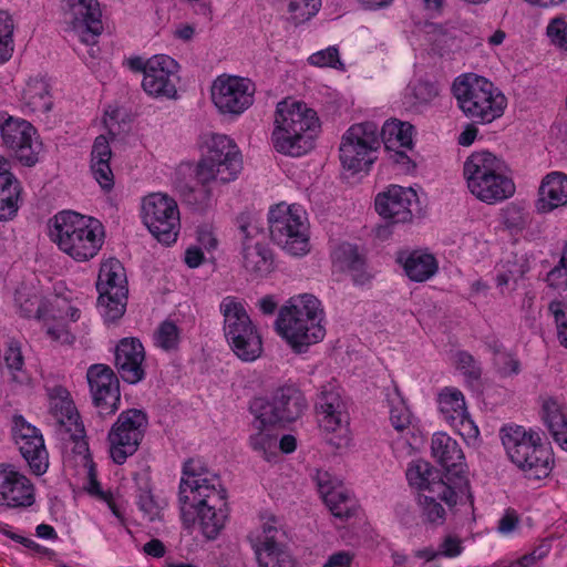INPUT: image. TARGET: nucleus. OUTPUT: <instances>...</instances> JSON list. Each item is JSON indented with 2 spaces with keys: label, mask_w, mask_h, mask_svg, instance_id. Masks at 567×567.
<instances>
[{
  "label": "nucleus",
  "mask_w": 567,
  "mask_h": 567,
  "mask_svg": "<svg viewBox=\"0 0 567 567\" xmlns=\"http://www.w3.org/2000/svg\"><path fill=\"white\" fill-rule=\"evenodd\" d=\"M95 406L102 415L114 414L120 406L121 393L118 382L102 388L100 392L92 394Z\"/></svg>",
  "instance_id": "46"
},
{
  "label": "nucleus",
  "mask_w": 567,
  "mask_h": 567,
  "mask_svg": "<svg viewBox=\"0 0 567 567\" xmlns=\"http://www.w3.org/2000/svg\"><path fill=\"white\" fill-rule=\"evenodd\" d=\"M554 442L565 452H567V420L547 429Z\"/></svg>",
  "instance_id": "64"
},
{
  "label": "nucleus",
  "mask_w": 567,
  "mask_h": 567,
  "mask_svg": "<svg viewBox=\"0 0 567 567\" xmlns=\"http://www.w3.org/2000/svg\"><path fill=\"white\" fill-rule=\"evenodd\" d=\"M431 455L446 472H454L458 482L465 467V457L453 437L445 432L434 433L431 439Z\"/></svg>",
  "instance_id": "32"
},
{
  "label": "nucleus",
  "mask_w": 567,
  "mask_h": 567,
  "mask_svg": "<svg viewBox=\"0 0 567 567\" xmlns=\"http://www.w3.org/2000/svg\"><path fill=\"white\" fill-rule=\"evenodd\" d=\"M436 401L440 416L464 440L475 441L480 436V430L470 416L462 391L445 386L439 392Z\"/></svg>",
  "instance_id": "23"
},
{
  "label": "nucleus",
  "mask_w": 567,
  "mask_h": 567,
  "mask_svg": "<svg viewBox=\"0 0 567 567\" xmlns=\"http://www.w3.org/2000/svg\"><path fill=\"white\" fill-rule=\"evenodd\" d=\"M353 559V553L349 550H341L329 556L327 563L322 567H350Z\"/></svg>",
  "instance_id": "63"
},
{
  "label": "nucleus",
  "mask_w": 567,
  "mask_h": 567,
  "mask_svg": "<svg viewBox=\"0 0 567 567\" xmlns=\"http://www.w3.org/2000/svg\"><path fill=\"white\" fill-rule=\"evenodd\" d=\"M91 393L100 392L102 388L113 385L118 382L112 369L104 364H93L86 373Z\"/></svg>",
  "instance_id": "48"
},
{
  "label": "nucleus",
  "mask_w": 567,
  "mask_h": 567,
  "mask_svg": "<svg viewBox=\"0 0 567 567\" xmlns=\"http://www.w3.org/2000/svg\"><path fill=\"white\" fill-rule=\"evenodd\" d=\"M137 505L144 517L150 522H154L161 519L166 504L164 501L155 499L154 495L150 492H143L138 496Z\"/></svg>",
  "instance_id": "53"
},
{
  "label": "nucleus",
  "mask_w": 567,
  "mask_h": 567,
  "mask_svg": "<svg viewBox=\"0 0 567 567\" xmlns=\"http://www.w3.org/2000/svg\"><path fill=\"white\" fill-rule=\"evenodd\" d=\"M223 332L234 353L243 361L251 362L262 353V340L246 305L236 297L227 296L219 303Z\"/></svg>",
  "instance_id": "9"
},
{
  "label": "nucleus",
  "mask_w": 567,
  "mask_h": 567,
  "mask_svg": "<svg viewBox=\"0 0 567 567\" xmlns=\"http://www.w3.org/2000/svg\"><path fill=\"white\" fill-rule=\"evenodd\" d=\"M547 282L555 289L567 288V246L565 247L559 264L548 272Z\"/></svg>",
  "instance_id": "58"
},
{
  "label": "nucleus",
  "mask_w": 567,
  "mask_h": 567,
  "mask_svg": "<svg viewBox=\"0 0 567 567\" xmlns=\"http://www.w3.org/2000/svg\"><path fill=\"white\" fill-rule=\"evenodd\" d=\"M244 267L256 277H266L275 268L271 251L260 243H246L244 246Z\"/></svg>",
  "instance_id": "39"
},
{
  "label": "nucleus",
  "mask_w": 567,
  "mask_h": 567,
  "mask_svg": "<svg viewBox=\"0 0 567 567\" xmlns=\"http://www.w3.org/2000/svg\"><path fill=\"white\" fill-rule=\"evenodd\" d=\"M199 158L194 164L193 176L197 187L189 199L200 209L214 203V187L238 178L243 169V156L236 142L220 133L202 134L198 141Z\"/></svg>",
  "instance_id": "2"
},
{
  "label": "nucleus",
  "mask_w": 567,
  "mask_h": 567,
  "mask_svg": "<svg viewBox=\"0 0 567 567\" xmlns=\"http://www.w3.org/2000/svg\"><path fill=\"white\" fill-rule=\"evenodd\" d=\"M307 409V400L295 383L278 386L272 400L257 398L251 402L252 414L266 423L292 422Z\"/></svg>",
  "instance_id": "18"
},
{
  "label": "nucleus",
  "mask_w": 567,
  "mask_h": 567,
  "mask_svg": "<svg viewBox=\"0 0 567 567\" xmlns=\"http://www.w3.org/2000/svg\"><path fill=\"white\" fill-rule=\"evenodd\" d=\"M379 128L372 122L351 125L342 135L339 158L351 174L367 172L377 161L380 148Z\"/></svg>",
  "instance_id": "12"
},
{
  "label": "nucleus",
  "mask_w": 567,
  "mask_h": 567,
  "mask_svg": "<svg viewBox=\"0 0 567 567\" xmlns=\"http://www.w3.org/2000/svg\"><path fill=\"white\" fill-rule=\"evenodd\" d=\"M275 330L293 352H307L326 337V312L321 301L310 293L291 297L279 309Z\"/></svg>",
  "instance_id": "4"
},
{
  "label": "nucleus",
  "mask_w": 567,
  "mask_h": 567,
  "mask_svg": "<svg viewBox=\"0 0 567 567\" xmlns=\"http://www.w3.org/2000/svg\"><path fill=\"white\" fill-rule=\"evenodd\" d=\"M317 420L328 442L336 447H346L351 441L349 414L337 389L323 386L316 403Z\"/></svg>",
  "instance_id": "17"
},
{
  "label": "nucleus",
  "mask_w": 567,
  "mask_h": 567,
  "mask_svg": "<svg viewBox=\"0 0 567 567\" xmlns=\"http://www.w3.org/2000/svg\"><path fill=\"white\" fill-rule=\"evenodd\" d=\"M548 43L560 52H567V20L564 17L550 19L546 25Z\"/></svg>",
  "instance_id": "49"
},
{
  "label": "nucleus",
  "mask_w": 567,
  "mask_h": 567,
  "mask_svg": "<svg viewBox=\"0 0 567 567\" xmlns=\"http://www.w3.org/2000/svg\"><path fill=\"white\" fill-rule=\"evenodd\" d=\"M380 136L386 151L394 148L412 150L414 146L413 125L398 118L386 120L379 132Z\"/></svg>",
  "instance_id": "38"
},
{
  "label": "nucleus",
  "mask_w": 567,
  "mask_h": 567,
  "mask_svg": "<svg viewBox=\"0 0 567 567\" xmlns=\"http://www.w3.org/2000/svg\"><path fill=\"white\" fill-rule=\"evenodd\" d=\"M51 299H44L35 287L22 286L17 289L14 302L20 313L42 321L50 312Z\"/></svg>",
  "instance_id": "37"
},
{
  "label": "nucleus",
  "mask_w": 567,
  "mask_h": 567,
  "mask_svg": "<svg viewBox=\"0 0 567 567\" xmlns=\"http://www.w3.org/2000/svg\"><path fill=\"white\" fill-rule=\"evenodd\" d=\"M260 421L255 416L252 422L255 432L249 435L248 445L266 462L276 463L279 458L278 440L269 430V426L276 423H261Z\"/></svg>",
  "instance_id": "36"
},
{
  "label": "nucleus",
  "mask_w": 567,
  "mask_h": 567,
  "mask_svg": "<svg viewBox=\"0 0 567 567\" xmlns=\"http://www.w3.org/2000/svg\"><path fill=\"white\" fill-rule=\"evenodd\" d=\"M452 94L464 116L483 125L501 118L507 107L505 94L492 81L475 73L458 75L453 81Z\"/></svg>",
  "instance_id": "8"
},
{
  "label": "nucleus",
  "mask_w": 567,
  "mask_h": 567,
  "mask_svg": "<svg viewBox=\"0 0 567 567\" xmlns=\"http://www.w3.org/2000/svg\"><path fill=\"white\" fill-rule=\"evenodd\" d=\"M22 202V185L11 172V162L0 155V220L13 219Z\"/></svg>",
  "instance_id": "31"
},
{
  "label": "nucleus",
  "mask_w": 567,
  "mask_h": 567,
  "mask_svg": "<svg viewBox=\"0 0 567 567\" xmlns=\"http://www.w3.org/2000/svg\"><path fill=\"white\" fill-rule=\"evenodd\" d=\"M321 3L322 0H288L287 11L295 22L301 23L315 17Z\"/></svg>",
  "instance_id": "50"
},
{
  "label": "nucleus",
  "mask_w": 567,
  "mask_h": 567,
  "mask_svg": "<svg viewBox=\"0 0 567 567\" xmlns=\"http://www.w3.org/2000/svg\"><path fill=\"white\" fill-rule=\"evenodd\" d=\"M567 207V175L563 172L546 174L538 186L535 209L547 215Z\"/></svg>",
  "instance_id": "29"
},
{
  "label": "nucleus",
  "mask_w": 567,
  "mask_h": 567,
  "mask_svg": "<svg viewBox=\"0 0 567 567\" xmlns=\"http://www.w3.org/2000/svg\"><path fill=\"white\" fill-rule=\"evenodd\" d=\"M409 484L420 491L436 494L449 507L455 506L463 497H470L468 484L463 477L453 485L440 478V473L429 462L417 460L406 470Z\"/></svg>",
  "instance_id": "19"
},
{
  "label": "nucleus",
  "mask_w": 567,
  "mask_h": 567,
  "mask_svg": "<svg viewBox=\"0 0 567 567\" xmlns=\"http://www.w3.org/2000/svg\"><path fill=\"white\" fill-rule=\"evenodd\" d=\"M97 291H127V281L123 265L115 258H109L101 264L96 282Z\"/></svg>",
  "instance_id": "40"
},
{
  "label": "nucleus",
  "mask_w": 567,
  "mask_h": 567,
  "mask_svg": "<svg viewBox=\"0 0 567 567\" xmlns=\"http://www.w3.org/2000/svg\"><path fill=\"white\" fill-rule=\"evenodd\" d=\"M499 436L507 457L528 480H543L555 466L553 450L545 445L542 434L532 427L504 425Z\"/></svg>",
  "instance_id": "7"
},
{
  "label": "nucleus",
  "mask_w": 567,
  "mask_h": 567,
  "mask_svg": "<svg viewBox=\"0 0 567 567\" xmlns=\"http://www.w3.org/2000/svg\"><path fill=\"white\" fill-rule=\"evenodd\" d=\"M64 9L69 35L89 47V55L95 58L99 38L104 29L99 0H64Z\"/></svg>",
  "instance_id": "14"
},
{
  "label": "nucleus",
  "mask_w": 567,
  "mask_h": 567,
  "mask_svg": "<svg viewBox=\"0 0 567 567\" xmlns=\"http://www.w3.org/2000/svg\"><path fill=\"white\" fill-rule=\"evenodd\" d=\"M179 339V328L169 320L162 322L154 333L156 347L165 351L175 349L178 346Z\"/></svg>",
  "instance_id": "51"
},
{
  "label": "nucleus",
  "mask_w": 567,
  "mask_h": 567,
  "mask_svg": "<svg viewBox=\"0 0 567 567\" xmlns=\"http://www.w3.org/2000/svg\"><path fill=\"white\" fill-rule=\"evenodd\" d=\"M279 520L265 516L260 527L248 534V542L259 567H296V560L281 542Z\"/></svg>",
  "instance_id": "16"
},
{
  "label": "nucleus",
  "mask_w": 567,
  "mask_h": 567,
  "mask_svg": "<svg viewBox=\"0 0 567 567\" xmlns=\"http://www.w3.org/2000/svg\"><path fill=\"white\" fill-rule=\"evenodd\" d=\"M307 62L316 68H332L336 70H344V64L340 59L337 47H328L319 50L308 56Z\"/></svg>",
  "instance_id": "52"
},
{
  "label": "nucleus",
  "mask_w": 567,
  "mask_h": 567,
  "mask_svg": "<svg viewBox=\"0 0 567 567\" xmlns=\"http://www.w3.org/2000/svg\"><path fill=\"white\" fill-rule=\"evenodd\" d=\"M494 362L498 371L504 375L517 374L520 369L518 359L513 353L506 351H497Z\"/></svg>",
  "instance_id": "59"
},
{
  "label": "nucleus",
  "mask_w": 567,
  "mask_h": 567,
  "mask_svg": "<svg viewBox=\"0 0 567 567\" xmlns=\"http://www.w3.org/2000/svg\"><path fill=\"white\" fill-rule=\"evenodd\" d=\"M80 309L69 300L61 297H53L50 305V312L42 320L47 337L61 344H71L74 341V333L70 324L80 318Z\"/></svg>",
  "instance_id": "27"
},
{
  "label": "nucleus",
  "mask_w": 567,
  "mask_h": 567,
  "mask_svg": "<svg viewBox=\"0 0 567 567\" xmlns=\"http://www.w3.org/2000/svg\"><path fill=\"white\" fill-rule=\"evenodd\" d=\"M320 128L315 109L301 100L286 97L276 105L270 143L281 155L301 157L315 148Z\"/></svg>",
  "instance_id": "3"
},
{
  "label": "nucleus",
  "mask_w": 567,
  "mask_h": 567,
  "mask_svg": "<svg viewBox=\"0 0 567 567\" xmlns=\"http://www.w3.org/2000/svg\"><path fill=\"white\" fill-rule=\"evenodd\" d=\"M110 142L111 138L106 135H99L95 137L91 150L90 164H103L111 162L113 153Z\"/></svg>",
  "instance_id": "55"
},
{
  "label": "nucleus",
  "mask_w": 567,
  "mask_h": 567,
  "mask_svg": "<svg viewBox=\"0 0 567 567\" xmlns=\"http://www.w3.org/2000/svg\"><path fill=\"white\" fill-rule=\"evenodd\" d=\"M92 177L104 194H110L115 186V176L110 163L90 164Z\"/></svg>",
  "instance_id": "54"
},
{
  "label": "nucleus",
  "mask_w": 567,
  "mask_h": 567,
  "mask_svg": "<svg viewBox=\"0 0 567 567\" xmlns=\"http://www.w3.org/2000/svg\"><path fill=\"white\" fill-rule=\"evenodd\" d=\"M20 103L25 114L45 115L53 109L49 82L42 76L30 78L21 91Z\"/></svg>",
  "instance_id": "33"
},
{
  "label": "nucleus",
  "mask_w": 567,
  "mask_h": 567,
  "mask_svg": "<svg viewBox=\"0 0 567 567\" xmlns=\"http://www.w3.org/2000/svg\"><path fill=\"white\" fill-rule=\"evenodd\" d=\"M317 484L324 504L334 517L348 518L354 514L357 503L342 484L326 472L317 474Z\"/></svg>",
  "instance_id": "30"
},
{
  "label": "nucleus",
  "mask_w": 567,
  "mask_h": 567,
  "mask_svg": "<svg viewBox=\"0 0 567 567\" xmlns=\"http://www.w3.org/2000/svg\"><path fill=\"white\" fill-rule=\"evenodd\" d=\"M526 268L524 265L517 266L514 264L513 266L508 267L504 271H499L496 276V285L498 288H503L507 286L511 281H515L518 278L523 277L525 274Z\"/></svg>",
  "instance_id": "62"
},
{
  "label": "nucleus",
  "mask_w": 567,
  "mask_h": 567,
  "mask_svg": "<svg viewBox=\"0 0 567 567\" xmlns=\"http://www.w3.org/2000/svg\"><path fill=\"white\" fill-rule=\"evenodd\" d=\"M0 131L3 143L14 151L23 165L33 166L38 163L43 145L37 128L30 122L2 113Z\"/></svg>",
  "instance_id": "20"
},
{
  "label": "nucleus",
  "mask_w": 567,
  "mask_h": 567,
  "mask_svg": "<svg viewBox=\"0 0 567 567\" xmlns=\"http://www.w3.org/2000/svg\"><path fill=\"white\" fill-rule=\"evenodd\" d=\"M548 555V548L540 546L523 557L504 564L503 567H540L543 559Z\"/></svg>",
  "instance_id": "57"
},
{
  "label": "nucleus",
  "mask_w": 567,
  "mask_h": 567,
  "mask_svg": "<svg viewBox=\"0 0 567 567\" xmlns=\"http://www.w3.org/2000/svg\"><path fill=\"white\" fill-rule=\"evenodd\" d=\"M256 84L247 76L221 73L208 87L209 102L221 117L238 118L255 103Z\"/></svg>",
  "instance_id": "10"
},
{
  "label": "nucleus",
  "mask_w": 567,
  "mask_h": 567,
  "mask_svg": "<svg viewBox=\"0 0 567 567\" xmlns=\"http://www.w3.org/2000/svg\"><path fill=\"white\" fill-rule=\"evenodd\" d=\"M148 426L146 413L140 409L122 411L107 434L111 458L123 464L141 445Z\"/></svg>",
  "instance_id": "15"
},
{
  "label": "nucleus",
  "mask_w": 567,
  "mask_h": 567,
  "mask_svg": "<svg viewBox=\"0 0 567 567\" xmlns=\"http://www.w3.org/2000/svg\"><path fill=\"white\" fill-rule=\"evenodd\" d=\"M178 63L166 54H155L148 59V69L142 80L144 92L155 99H174L177 94L175 80Z\"/></svg>",
  "instance_id": "24"
},
{
  "label": "nucleus",
  "mask_w": 567,
  "mask_h": 567,
  "mask_svg": "<svg viewBox=\"0 0 567 567\" xmlns=\"http://www.w3.org/2000/svg\"><path fill=\"white\" fill-rule=\"evenodd\" d=\"M386 402L392 426L399 432L408 430L412 424V414L396 385L388 390Z\"/></svg>",
  "instance_id": "41"
},
{
  "label": "nucleus",
  "mask_w": 567,
  "mask_h": 567,
  "mask_svg": "<svg viewBox=\"0 0 567 567\" xmlns=\"http://www.w3.org/2000/svg\"><path fill=\"white\" fill-rule=\"evenodd\" d=\"M49 409L56 423L70 435V439L76 442L79 447H84L86 445L84 426L80 421L70 392L65 388L54 386L49 390Z\"/></svg>",
  "instance_id": "26"
},
{
  "label": "nucleus",
  "mask_w": 567,
  "mask_h": 567,
  "mask_svg": "<svg viewBox=\"0 0 567 567\" xmlns=\"http://www.w3.org/2000/svg\"><path fill=\"white\" fill-rule=\"evenodd\" d=\"M398 262L409 279L415 282L429 280L439 268L435 257L424 250L402 251L398 255Z\"/></svg>",
  "instance_id": "34"
},
{
  "label": "nucleus",
  "mask_w": 567,
  "mask_h": 567,
  "mask_svg": "<svg viewBox=\"0 0 567 567\" xmlns=\"http://www.w3.org/2000/svg\"><path fill=\"white\" fill-rule=\"evenodd\" d=\"M16 28L17 23L12 13L0 9V39L14 44Z\"/></svg>",
  "instance_id": "61"
},
{
  "label": "nucleus",
  "mask_w": 567,
  "mask_h": 567,
  "mask_svg": "<svg viewBox=\"0 0 567 567\" xmlns=\"http://www.w3.org/2000/svg\"><path fill=\"white\" fill-rule=\"evenodd\" d=\"M331 261L337 271L349 272L357 284L363 285L369 280V276L362 271L364 259L357 246L349 243L336 245L331 251Z\"/></svg>",
  "instance_id": "35"
},
{
  "label": "nucleus",
  "mask_w": 567,
  "mask_h": 567,
  "mask_svg": "<svg viewBox=\"0 0 567 567\" xmlns=\"http://www.w3.org/2000/svg\"><path fill=\"white\" fill-rule=\"evenodd\" d=\"M140 216L157 241L169 246L177 240L181 213L177 202L169 195L156 192L142 197Z\"/></svg>",
  "instance_id": "13"
},
{
  "label": "nucleus",
  "mask_w": 567,
  "mask_h": 567,
  "mask_svg": "<svg viewBox=\"0 0 567 567\" xmlns=\"http://www.w3.org/2000/svg\"><path fill=\"white\" fill-rule=\"evenodd\" d=\"M542 419L547 429L567 421V405L558 398H545L542 404Z\"/></svg>",
  "instance_id": "47"
},
{
  "label": "nucleus",
  "mask_w": 567,
  "mask_h": 567,
  "mask_svg": "<svg viewBox=\"0 0 567 567\" xmlns=\"http://www.w3.org/2000/svg\"><path fill=\"white\" fill-rule=\"evenodd\" d=\"M99 307L105 322H114L123 317L126 310L127 291H99Z\"/></svg>",
  "instance_id": "44"
},
{
  "label": "nucleus",
  "mask_w": 567,
  "mask_h": 567,
  "mask_svg": "<svg viewBox=\"0 0 567 567\" xmlns=\"http://www.w3.org/2000/svg\"><path fill=\"white\" fill-rule=\"evenodd\" d=\"M462 177L467 192L486 205L501 204L516 193L509 166L504 158L487 150L474 151L465 158Z\"/></svg>",
  "instance_id": "6"
},
{
  "label": "nucleus",
  "mask_w": 567,
  "mask_h": 567,
  "mask_svg": "<svg viewBox=\"0 0 567 567\" xmlns=\"http://www.w3.org/2000/svg\"><path fill=\"white\" fill-rule=\"evenodd\" d=\"M389 161L402 174L410 175L416 171L415 161L400 148L388 150Z\"/></svg>",
  "instance_id": "56"
},
{
  "label": "nucleus",
  "mask_w": 567,
  "mask_h": 567,
  "mask_svg": "<svg viewBox=\"0 0 567 567\" xmlns=\"http://www.w3.org/2000/svg\"><path fill=\"white\" fill-rule=\"evenodd\" d=\"M519 516L514 509H506L497 523L496 530L504 537L513 536L519 529Z\"/></svg>",
  "instance_id": "60"
},
{
  "label": "nucleus",
  "mask_w": 567,
  "mask_h": 567,
  "mask_svg": "<svg viewBox=\"0 0 567 567\" xmlns=\"http://www.w3.org/2000/svg\"><path fill=\"white\" fill-rule=\"evenodd\" d=\"M268 221L272 239L288 254L303 256L309 251L307 213L300 205H275Z\"/></svg>",
  "instance_id": "11"
},
{
  "label": "nucleus",
  "mask_w": 567,
  "mask_h": 567,
  "mask_svg": "<svg viewBox=\"0 0 567 567\" xmlns=\"http://www.w3.org/2000/svg\"><path fill=\"white\" fill-rule=\"evenodd\" d=\"M3 359L12 375V380L19 384H28L30 379L23 370L24 357L20 341L10 339L6 343Z\"/></svg>",
  "instance_id": "43"
},
{
  "label": "nucleus",
  "mask_w": 567,
  "mask_h": 567,
  "mask_svg": "<svg viewBox=\"0 0 567 567\" xmlns=\"http://www.w3.org/2000/svg\"><path fill=\"white\" fill-rule=\"evenodd\" d=\"M35 502L33 483L10 463H0V506L7 508L30 507Z\"/></svg>",
  "instance_id": "25"
},
{
  "label": "nucleus",
  "mask_w": 567,
  "mask_h": 567,
  "mask_svg": "<svg viewBox=\"0 0 567 567\" xmlns=\"http://www.w3.org/2000/svg\"><path fill=\"white\" fill-rule=\"evenodd\" d=\"M178 498L184 520L195 515L203 536L216 539L228 519L226 489L219 476L209 471L200 458L184 463Z\"/></svg>",
  "instance_id": "1"
},
{
  "label": "nucleus",
  "mask_w": 567,
  "mask_h": 567,
  "mask_svg": "<svg viewBox=\"0 0 567 567\" xmlns=\"http://www.w3.org/2000/svg\"><path fill=\"white\" fill-rule=\"evenodd\" d=\"M437 94V89L433 84L412 80L402 93L403 105L409 109H419L431 103Z\"/></svg>",
  "instance_id": "42"
},
{
  "label": "nucleus",
  "mask_w": 567,
  "mask_h": 567,
  "mask_svg": "<svg viewBox=\"0 0 567 567\" xmlns=\"http://www.w3.org/2000/svg\"><path fill=\"white\" fill-rule=\"evenodd\" d=\"M48 235L58 249L75 262H87L101 251L105 228L95 217L75 210L56 213L48 224Z\"/></svg>",
  "instance_id": "5"
},
{
  "label": "nucleus",
  "mask_w": 567,
  "mask_h": 567,
  "mask_svg": "<svg viewBox=\"0 0 567 567\" xmlns=\"http://www.w3.org/2000/svg\"><path fill=\"white\" fill-rule=\"evenodd\" d=\"M436 494H420L417 497V506L421 517L424 522L433 525H442L446 518V511Z\"/></svg>",
  "instance_id": "45"
},
{
  "label": "nucleus",
  "mask_w": 567,
  "mask_h": 567,
  "mask_svg": "<svg viewBox=\"0 0 567 567\" xmlns=\"http://www.w3.org/2000/svg\"><path fill=\"white\" fill-rule=\"evenodd\" d=\"M419 206L417 192L411 186L391 184L374 198V209L378 215L392 224L411 223Z\"/></svg>",
  "instance_id": "21"
},
{
  "label": "nucleus",
  "mask_w": 567,
  "mask_h": 567,
  "mask_svg": "<svg viewBox=\"0 0 567 567\" xmlns=\"http://www.w3.org/2000/svg\"><path fill=\"white\" fill-rule=\"evenodd\" d=\"M145 351L137 338H123L115 350V364L125 382L135 384L145 374Z\"/></svg>",
  "instance_id": "28"
},
{
  "label": "nucleus",
  "mask_w": 567,
  "mask_h": 567,
  "mask_svg": "<svg viewBox=\"0 0 567 567\" xmlns=\"http://www.w3.org/2000/svg\"><path fill=\"white\" fill-rule=\"evenodd\" d=\"M12 436L30 471L35 475H43L49 468V454L41 431L22 415H14Z\"/></svg>",
  "instance_id": "22"
}]
</instances>
